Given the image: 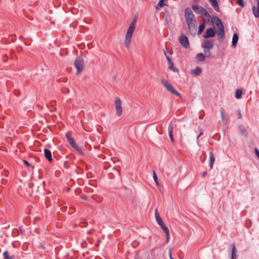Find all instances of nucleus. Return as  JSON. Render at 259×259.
Returning <instances> with one entry per match:
<instances>
[{"label": "nucleus", "instance_id": "57", "mask_svg": "<svg viewBox=\"0 0 259 259\" xmlns=\"http://www.w3.org/2000/svg\"><path fill=\"white\" fill-rule=\"evenodd\" d=\"M29 187H32L33 186V183H30L29 185Z\"/></svg>", "mask_w": 259, "mask_h": 259}, {"label": "nucleus", "instance_id": "59", "mask_svg": "<svg viewBox=\"0 0 259 259\" xmlns=\"http://www.w3.org/2000/svg\"><path fill=\"white\" fill-rule=\"evenodd\" d=\"M92 233V230H91V231L88 232V234H91Z\"/></svg>", "mask_w": 259, "mask_h": 259}, {"label": "nucleus", "instance_id": "18", "mask_svg": "<svg viewBox=\"0 0 259 259\" xmlns=\"http://www.w3.org/2000/svg\"><path fill=\"white\" fill-rule=\"evenodd\" d=\"M79 154L85 156L86 153L84 152V149L81 147L78 146L77 144L74 146V147H72Z\"/></svg>", "mask_w": 259, "mask_h": 259}, {"label": "nucleus", "instance_id": "3", "mask_svg": "<svg viewBox=\"0 0 259 259\" xmlns=\"http://www.w3.org/2000/svg\"><path fill=\"white\" fill-rule=\"evenodd\" d=\"M192 9L196 14H202L203 16L207 18H211L212 17V16H210L209 13L206 10V9L198 5H192Z\"/></svg>", "mask_w": 259, "mask_h": 259}, {"label": "nucleus", "instance_id": "38", "mask_svg": "<svg viewBox=\"0 0 259 259\" xmlns=\"http://www.w3.org/2000/svg\"><path fill=\"white\" fill-rule=\"evenodd\" d=\"M237 116L238 118L241 119L242 118V114L240 110L238 109L237 110Z\"/></svg>", "mask_w": 259, "mask_h": 259}, {"label": "nucleus", "instance_id": "4", "mask_svg": "<svg viewBox=\"0 0 259 259\" xmlns=\"http://www.w3.org/2000/svg\"><path fill=\"white\" fill-rule=\"evenodd\" d=\"M74 65L77 69L76 74H79L84 67L83 59L81 57H77L74 61Z\"/></svg>", "mask_w": 259, "mask_h": 259}, {"label": "nucleus", "instance_id": "23", "mask_svg": "<svg viewBox=\"0 0 259 259\" xmlns=\"http://www.w3.org/2000/svg\"><path fill=\"white\" fill-rule=\"evenodd\" d=\"M225 110L224 108H221V119L222 120L223 123L226 124L227 120L226 119L225 116Z\"/></svg>", "mask_w": 259, "mask_h": 259}, {"label": "nucleus", "instance_id": "37", "mask_svg": "<svg viewBox=\"0 0 259 259\" xmlns=\"http://www.w3.org/2000/svg\"><path fill=\"white\" fill-rule=\"evenodd\" d=\"M14 95L17 96V97H18L19 96V95H20L21 93H20V91L18 89H15L14 90Z\"/></svg>", "mask_w": 259, "mask_h": 259}, {"label": "nucleus", "instance_id": "50", "mask_svg": "<svg viewBox=\"0 0 259 259\" xmlns=\"http://www.w3.org/2000/svg\"><path fill=\"white\" fill-rule=\"evenodd\" d=\"M40 246L42 249H45L46 248L45 245L41 243H40Z\"/></svg>", "mask_w": 259, "mask_h": 259}, {"label": "nucleus", "instance_id": "55", "mask_svg": "<svg viewBox=\"0 0 259 259\" xmlns=\"http://www.w3.org/2000/svg\"><path fill=\"white\" fill-rule=\"evenodd\" d=\"M210 18H208V19L207 20H205L204 22V23H208L209 22H210V21H211V20H210L209 19Z\"/></svg>", "mask_w": 259, "mask_h": 259}, {"label": "nucleus", "instance_id": "1", "mask_svg": "<svg viewBox=\"0 0 259 259\" xmlns=\"http://www.w3.org/2000/svg\"><path fill=\"white\" fill-rule=\"evenodd\" d=\"M211 22L212 24H215L216 26L218 28L217 32L218 39L220 42H223L225 38V29L223 24L221 20L217 16H212L211 19Z\"/></svg>", "mask_w": 259, "mask_h": 259}, {"label": "nucleus", "instance_id": "30", "mask_svg": "<svg viewBox=\"0 0 259 259\" xmlns=\"http://www.w3.org/2000/svg\"><path fill=\"white\" fill-rule=\"evenodd\" d=\"M165 0H160L158 3L157 5L156 6V9L158 10L159 9V8H162L165 6Z\"/></svg>", "mask_w": 259, "mask_h": 259}, {"label": "nucleus", "instance_id": "48", "mask_svg": "<svg viewBox=\"0 0 259 259\" xmlns=\"http://www.w3.org/2000/svg\"><path fill=\"white\" fill-rule=\"evenodd\" d=\"M166 60H167L168 63L171 62L172 61L170 57L169 56H166Z\"/></svg>", "mask_w": 259, "mask_h": 259}, {"label": "nucleus", "instance_id": "6", "mask_svg": "<svg viewBox=\"0 0 259 259\" xmlns=\"http://www.w3.org/2000/svg\"><path fill=\"white\" fill-rule=\"evenodd\" d=\"M115 104V108L116 111V115L117 116H120L122 114V103L121 99L117 97L116 98L114 102Z\"/></svg>", "mask_w": 259, "mask_h": 259}, {"label": "nucleus", "instance_id": "28", "mask_svg": "<svg viewBox=\"0 0 259 259\" xmlns=\"http://www.w3.org/2000/svg\"><path fill=\"white\" fill-rule=\"evenodd\" d=\"M92 198L98 202H100L102 201L103 198L97 195H93L92 196Z\"/></svg>", "mask_w": 259, "mask_h": 259}, {"label": "nucleus", "instance_id": "27", "mask_svg": "<svg viewBox=\"0 0 259 259\" xmlns=\"http://www.w3.org/2000/svg\"><path fill=\"white\" fill-rule=\"evenodd\" d=\"M205 27V23H203L199 25L198 27V34H200L204 30Z\"/></svg>", "mask_w": 259, "mask_h": 259}, {"label": "nucleus", "instance_id": "2", "mask_svg": "<svg viewBox=\"0 0 259 259\" xmlns=\"http://www.w3.org/2000/svg\"><path fill=\"white\" fill-rule=\"evenodd\" d=\"M155 218L157 224L160 226L161 229L164 231L166 235V243H167L170 238V234L168 228L166 227L165 224L163 223L162 219L160 217L157 213V210L156 209L155 211Z\"/></svg>", "mask_w": 259, "mask_h": 259}, {"label": "nucleus", "instance_id": "54", "mask_svg": "<svg viewBox=\"0 0 259 259\" xmlns=\"http://www.w3.org/2000/svg\"><path fill=\"white\" fill-rule=\"evenodd\" d=\"M35 160H36V162H39V161H40V159H39V157H35Z\"/></svg>", "mask_w": 259, "mask_h": 259}, {"label": "nucleus", "instance_id": "33", "mask_svg": "<svg viewBox=\"0 0 259 259\" xmlns=\"http://www.w3.org/2000/svg\"><path fill=\"white\" fill-rule=\"evenodd\" d=\"M204 56L205 57H209L211 55V53L209 51V50L204 49Z\"/></svg>", "mask_w": 259, "mask_h": 259}, {"label": "nucleus", "instance_id": "63", "mask_svg": "<svg viewBox=\"0 0 259 259\" xmlns=\"http://www.w3.org/2000/svg\"><path fill=\"white\" fill-rule=\"evenodd\" d=\"M42 183H43L44 185H45V181H44Z\"/></svg>", "mask_w": 259, "mask_h": 259}, {"label": "nucleus", "instance_id": "43", "mask_svg": "<svg viewBox=\"0 0 259 259\" xmlns=\"http://www.w3.org/2000/svg\"><path fill=\"white\" fill-rule=\"evenodd\" d=\"M86 191L88 193H91L94 191V190L91 188H87Z\"/></svg>", "mask_w": 259, "mask_h": 259}, {"label": "nucleus", "instance_id": "35", "mask_svg": "<svg viewBox=\"0 0 259 259\" xmlns=\"http://www.w3.org/2000/svg\"><path fill=\"white\" fill-rule=\"evenodd\" d=\"M212 7L214 9V10L218 12H220V8L219 7L218 3L212 5Z\"/></svg>", "mask_w": 259, "mask_h": 259}, {"label": "nucleus", "instance_id": "16", "mask_svg": "<svg viewBox=\"0 0 259 259\" xmlns=\"http://www.w3.org/2000/svg\"><path fill=\"white\" fill-rule=\"evenodd\" d=\"M66 138L67 141L68 143H69L72 147H74V146L76 144L74 139L71 136L69 135L68 134H66Z\"/></svg>", "mask_w": 259, "mask_h": 259}, {"label": "nucleus", "instance_id": "51", "mask_svg": "<svg viewBox=\"0 0 259 259\" xmlns=\"http://www.w3.org/2000/svg\"><path fill=\"white\" fill-rule=\"evenodd\" d=\"M82 224L81 227H85L88 225V223L87 222H83Z\"/></svg>", "mask_w": 259, "mask_h": 259}, {"label": "nucleus", "instance_id": "52", "mask_svg": "<svg viewBox=\"0 0 259 259\" xmlns=\"http://www.w3.org/2000/svg\"><path fill=\"white\" fill-rule=\"evenodd\" d=\"M135 259H142V258H141V257L139 255L136 254L135 255Z\"/></svg>", "mask_w": 259, "mask_h": 259}, {"label": "nucleus", "instance_id": "24", "mask_svg": "<svg viewBox=\"0 0 259 259\" xmlns=\"http://www.w3.org/2000/svg\"><path fill=\"white\" fill-rule=\"evenodd\" d=\"M168 68L174 72H178L179 69L174 66L172 62L168 63Z\"/></svg>", "mask_w": 259, "mask_h": 259}, {"label": "nucleus", "instance_id": "15", "mask_svg": "<svg viewBox=\"0 0 259 259\" xmlns=\"http://www.w3.org/2000/svg\"><path fill=\"white\" fill-rule=\"evenodd\" d=\"M44 155L46 158L49 161L52 162L53 160L52 152L51 151L48 149H44Z\"/></svg>", "mask_w": 259, "mask_h": 259}, {"label": "nucleus", "instance_id": "14", "mask_svg": "<svg viewBox=\"0 0 259 259\" xmlns=\"http://www.w3.org/2000/svg\"><path fill=\"white\" fill-rule=\"evenodd\" d=\"M229 248L232 249L231 259H237V249L235 244L229 245Z\"/></svg>", "mask_w": 259, "mask_h": 259}, {"label": "nucleus", "instance_id": "41", "mask_svg": "<svg viewBox=\"0 0 259 259\" xmlns=\"http://www.w3.org/2000/svg\"><path fill=\"white\" fill-rule=\"evenodd\" d=\"M70 92L69 90L68 89V88H64L63 90V93L64 94H67V93H69Z\"/></svg>", "mask_w": 259, "mask_h": 259}, {"label": "nucleus", "instance_id": "8", "mask_svg": "<svg viewBox=\"0 0 259 259\" xmlns=\"http://www.w3.org/2000/svg\"><path fill=\"white\" fill-rule=\"evenodd\" d=\"M181 45L185 49H189L190 45L188 38L183 34H181L179 38Z\"/></svg>", "mask_w": 259, "mask_h": 259}, {"label": "nucleus", "instance_id": "46", "mask_svg": "<svg viewBox=\"0 0 259 259\" xmlns=\"http://www.w3.org/2000/svg\"><path fill=\"white\" fill-rule=\"evenodd\" d=\"M203 131L200 129V133L199 134V135L197 136V138L198 139L201 136H202L203 135Z\"/></svg>", "mask_w": 259, "mask_h": 259}, {"label": "nucleus", "instance_id": "39", "mask_svg": "<svg viewBox=\"0 0 259 259\" xmlns=\"http://www.w3.org/2000/svg\"><path fill=\"white\" fill-rule=\"evenodd\" d=\"M254 153L256 157L259 159V150L257 148H255Z\"/></svg>", "mask_w": 259, "mask_h": 259}, {"label": "nucleus", "instance_id": "25", "mask_svg": "<svg viewBox=\"0 0 259 259\" xmlns=\"http://www.w3.org/2000/svg\"><path fill=\"white\" fill-rule=\"evenodd\" d=\"M205 56L202 53H199L196 55V59L199 62L204 61L205 60Z\"/></svg>", "mask_w": 259, "mask_h": 259}, {"label": "nucleus", "instance_id": "19", "mask_svg": "<svg viewBox=\"0 0 259 259\" xmlns=\"http://www.w3.org/2000/svg\"><path fill=\"white\" fill-rule=\"evenodd\" d=\"M239 39V35L237 33H235L233 34L232 41V46L233 48H235L237 46V42Z\"/></svg>", "mask_w": 259, "mask_h": 259}, {"label": "nucleus", "instance_id": "60", "mask_svg": "<svg viewBox=\"0 0 259 259\" xmlns=\"http://www.w3.org/2000/svg\"><path fill=\"white\" fill-rule=\"evenodd\" d=\"M24 44L26 45V46H30V44H28V43H27V42H24Z\"/></svg>", "mask_w": 259, "mask_h": 259}, {"label": "nucleus", "instance_id": "64", "mask_svg": "<svg viewBox=\"0 0 259 259\" xmlns=\"http://www.w3.org/2000/svg\"><path fill=\"white\" fill-rule=\"evenodd\" d=\"M88 146L90 147V149L91 148L90 145L88 144Z\"/></svg>", "mask_w": 259, "mask_h": 259}, {"label": "nucleus", "instance_id": "11", "mask_svg": "<svg viewBox=\"0 0 259 259\" xmlns=\"http://www.w3.org/2000/svg\"><path fill=\"white\" fill-rule=\"evenodd\" d=\"M214 42L212 39L206 40L202 44V47L203 49L210 50L213 48Z\"/></svg>", "mask_w": 259, "mask_h": 259}, {"label": "nucleus", "instance_id": "58", "mask_svg": "<svg viewBox=\"0 0 259 259\" xmlns=\"http://www.w3.org/2000/svg\"><path fill=\"white\" fill-rule=\"evenodd\" d=\"M15 40H16V38H12V39H11V41H12V42H14L15 41Z\"/></svg>", "mask_w": 259, "mask_h": 259}, {"label": "nucleus", "instance_id": "21", "mask_svg": "<svg viewBox=\"0 0 259 259\" xmlns=\"http://www.w3.org/2000/svg\"><path fill=\"white\" fill-rule=\"evenodd\" d=\"M132 40V37L125 35V39H124V45L126 48H128L130 47L131 42Z\"/></svg>", "mask_w": 259, "mask_h": 259}, {"label": "nucleus", "instance_id": "29", "mask_svg": "<svg viewBox=\"0 0 259 259\" xmlns=\"http://www.w3.org/2000/svg\"><path fill=\"white\" fill-rule=\"evenodd\" d=\"M3 256L5 259H14V256H9V253L7 250H6L3 253Z\"/></svg>", "mask_w": 259, "mask_h": 259}, {"label": "nucleus", "instance_id": "45", "mask_svg": "<svg viewBox=\"0 0 259 259\" xmlns=\"http://www.w3.org/2000/svg\"><path fill=\"white\" fill-rule=\"evenodd\" d=\"M8 56L6 55H4L3 57L4 62H6L8 60Z\"/></svg>", "mask_w": 259, "mask_h": 259}, {"label": "nucleus", "instance_id": "62", "mask_svg": "<svg viewBox=\"0 0 259 259\" xmlns=\"http://www.w3.org/2000/svg\"><path fill=\"white\" fill-rule=\"evenodd\" d=\"M194 2H198V0H193Z\"/></svg>", "mask_w": 259, "mask_h": 259}, {"label": "nucleus", "instance_id": "20", "mask_svg": "<svg viewBox=\"0 0 259 259\" xmlns=\"http://www.w3.org/2000/svg\"><path fill=\"white\" fill-rule=\"evenodd\" d=\"M215 161V157L212 152H209V167L210 169L213 167V164Z\"/></svg>", "mask_w": 259, "mask_h": 259}, {"label": "nucleus", "instance_id": "34", "mask_svg": "<svg viewBox=\"0 0 259 259\" xmlns=\"http://www.w3.org/2000/svg\"><path fill=\"white\" fill-rule=\"evenodd\" d=\"M236 3L240 7H244L245 5H244V0H237Z\"/></svg>", "mask_w": 259, "mask_h": 259}, {"label": "nucleus", "instance_id": "49", "mask_svg": "<svg viewBox=\"0 0 259 259\" xmlns=\"http://www.w3.org/2000/svg\"><path fill=\"white\" fill-rule=\"evenodd\" d=\"M19 232L21 234H23V230L22 228L21 227L19 228Z\"/></svg>", "mask_w": 259, "mask_h": 259}, {"label": "nucleus", "instance_id": "5", "mask_svg": "<svg viewBox=\"0 0 259 259\" xmlns=\"http://www.w3.org/2000/svg\"><path fill=\"white\" fill-rule=\"evenodd\" d=\"M161 82L168 91L180 98L181 97V94L176 91L174 87L171 84H169L167 80L165 79H162L161 80Z\"/></svg>", "mask_w": 259, "mask_h": 259}, {"label": "nucleus", "instance_id": "26", "mask_svg": "<svg viewBox=\"0 0 259 259\" xmlns=\"http://www.w3.org/2000/svg\"><path fill=\"white\" fill-rule=\"evenodd\" d=\"M242 91L240 89H237L235 93V98L240 99L242 98Z\"/></svg>", "mask_w": 259, "mask_h": 259}, {"label": "nucleus", "instance_id": "13", "mask_svg": "<svg viewBox=\"0 0 259 259\" xmlns=\"http://www.w3.org/2000/svg\"><path fill=\"white\" fill-rule=\"evenodd\" d=\"M188 25L189 30L191 32H195L196 30V25L195 21H189L186 22Z\"/></svg>", "mask_w": 259, "mask_h": 259}, {"label": "nucleus", "instance_id": "47", "mask_svg": "<svg viewBox=\"0 0 259 259\" xmlns=\"http://www.w3.org/2000/svg\"><path fill=\"white\" fill-rule=\"evenodd\" d=\"M207 175V172L206 171H204L202 175H201V177L202 178H204L206 175Z\"/></svg>", "mask_w": 259, "mask_h": 259}, {"label": "nucleus", "instance_id": "10", "mask_svg": "<svg viewBox=\"0 0 259 259\" xmlns=\"http://www.w3.org/2000/svg\"><path fill=\"white\" fill-rule=\"evenodd\" d=\"M216 34V31L214 27H210L207 28L205 32V34L203 35V38H208L210 37H213L215 36Z\"/></svg>", "mask_w": 259, "mask_h": 259}, {"label": "nucleus", "instance_id": "36", "mask_svg": "<svg viewBox=\"0 0 259 259\" xmlns=\"http://www.w3.org/2000/svg\"><path fill=\"white\" fill-rule=\"evenodd\" d=\"M23 162L24 163V165L27 166H29V167H32V168H34V166H32L31 165V164H30L27 160H23Z\"/></svg>", "mask_w": 259, "mask_h": 259}, {"label": "nucleus", "instance_id": "31", "mask_svg": "<svg viewBox=\"0 0 259 259\" xmlns=\"http://www.w3.org/2000/svg\"><path fill=\"white\" fill-rule=\"evenodd\" d=\"M153 179L157 186H159V182L158 181V177L157 176L156 172L154 170L153 171Z\"/></svg>", "mask_w": 259, "mask_h": 259}, {"label": "nucleus", "instance_id": "61", "mask_svg": "<svg viewBox=\"0 0 259 259\" xmlns=\"http://www.w3.org/2000/svg\"><path fill=\"white\" fill-rule=\"evenodd\" d=\"M19 39H22L23 38V36L22 35H20L19 37Z\"/></svg>", "mask_w": 259, "mask_h": 259}, {"label": "nucleus", "instance_id": "32", "mask_svg": "<svg viewBox=\"0 0 259 259\" xmlns=\"http://www.w3.org/2000/svg\"><path fill=\"white\" fill-rule=\"evenodd\" d=\"M252 12L255 17L259 18V12H256L255 7L253 6L252 7Z\"/></svg>", "mask_w": 259, "mask_h": 259}, {"label": "nucleus", "instance_id": "56", "mask_svg": "<svg viewBox=\"0 0 259 259\" xmlns=\"http://www.w3.org/2000/svg\"><path fill=\"white\" fill-rule=\"evenodd\" d=\"M164 55L166 57V56H168V55L167 54V52L164 50Z\"/></svg>", "mask_w": 259, "mask_h": 259}, {"label": "nucleus", "instance_id": "44", "mask_svg": "<svg viewBox=\"0 0 259 259\" xmlns=\"http://www.w3.org/2000/svg\"><path fill=\"white\" fill-rule=\"evenodd\" d=\"M168 254H169L170 259H174V258L172 257V255H171V248L169 249Z\"/></svg>", "mask_w": 259, "mask_h": 259}, {"label": "nucleus", "instance_id": "9", "mask_svg": "<svg viewBox=\"0 0 259 259\" xmlns=\"http://www.w3.org/2000/svg\"><path fill=\"white\" fill-rule=\"evenodd\" d=\"M136 22L137 18H135L133 20L131 23L130 24V25L127 30V32L126 34V35L132 37V35L135 29Z\"/></svg>", "mask_w": 259, "mask_h": 259}, {"label": "nucleus", "instance_id": "22", "mask_svg": "<svg viewBox=\"0 0 259 259\" xmlns=\"http://www.w3.org/2000/svg\"><path fill=\"white\" fill-rule=\"evenodd\" d=\"M202 69L199 66H197L194 69L191 70L192 73L195 76L199 75Z\"/></svg>", "mask_w": 259, "mask_h": 259}, {"label": "nucleus", "instance_id": "17", "mask_svg": "<svg viewBox=\"0 0 259 259\" xmlns=\"http://www.w3.org/2000/svg\"><path fill=\"white\" fill-rule=\"evenodd\" d=\"M238 128H239L240 133L242 135H243L245 137H248V132H247V130H246L245 127H244V126H243V125L240 124L238 126Z\"/></svg>", "mask_w": 259, "mask_h": 259}, {"label": "nucleus", "instance_id": "42", "mask_svg": "<svg viewBox=\"0 0 259 259\" xmlns=\"http://www.w3.org/2000/svg\"><path fill=\"white\" fill-rule=\"evenodd\" d=\"M257 2V8L255 7L256 12H259V0H256Z\"/></svg>", "mask_w": 259, "mask_h": 259}, {"label": "nucleus", "instance_id": "40", "mask_svg": "<svg viewBox=\"0 0 259 259\" xmlns=\"http://www.w3.org/2000/svg\"><path fill=\"white\" fill-rule=\"evenodd\" d=\"M208 2L210 3L211 6L218 3L217 0H208Z\"/></svg>", "mask_w": 259, "mask_h": 259}, {"label": "nucleus", "instance_id": "53", "mask_svg": "<svg viewBox=\"0 0 259 259\" xmlns=\"http://www.w3.org/2000/svg\"><path fill=\"white\" fill-rule=\"evenodd\" d=\"M59 80H60V79H59ZM67 78H63V80L62 81H63L64 82H67ZM60 81H61L60 80Z\"/></svg>", "mask_w": 259, "mask_h": 259}, {"label": "nucleus", "instance_id": "7", "mask_svg": "<svg viewBox=\"0 0 259 259\" xmlns=\"http://www.w3.org/2000/svg\"><path fill=\"white\" fill-rule=\"evenodd\" d=\"M185 18L186 22L195 21L196 20L195 17L192 10L189 7L186 8L185 10Z\"/></svg>", "mask_w": 259, "mask_h": 259}, {"label": "nucleus", "instance_id": "12", "mask_svg": "<svg viewBox=\"0 0 259 259\" xmlns=\"http://www.w3.org/2000/svg\"><path fill=\"white\" fill-rule=\"evenodd\" d=\"M173 128H174L173 124L171 122H170L168 124V135H169V138L170 139V141L172 143H174V142H175V139L174 138L173 135H172Z\"/></svg>", "mask_w": 259, "mask_h": 259}]
</instances>
